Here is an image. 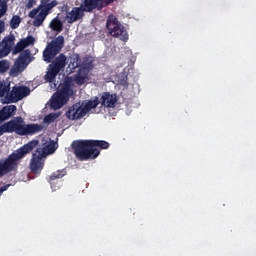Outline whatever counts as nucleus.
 Wrapping results in <instances>:
<instances>
[{"mask_svg":"<svg viewBox=\"0 0 256 256\" xmlns=\"http://www.w3.org/2000/svg\"><path fill=\"white\" fill-rule=\"evenodd\" d=\"M64 42V36H58L56 40H51L43 51V60L47 63L52 62L45 75V80L49 83H53L60 71H63L68 64L65 54L58 55L64 47Z\"/></svg>","mask_w":256,"mask_h":256,"instance_id":"obj_1","label":"nucleus"},{"mask_svg":"<svg viewBox=\"0 0 256 256\" xmlns=\"http://www.w3.org/2000/svg\"><path fill=\"white\" fill-rule=\"evenodd\" d=\"M39 140H32L20 147L16 151L12 152L4 159H0V178L5 175L17 172L19 169L20 161L27 156L30 152H32L35 147H38Z\"/></svg>","mask_w":256,"mask_h":256,"instance_id":"obj_2","label":"nucleus"},{"mask_svg":"<svg viewBox=\"0 0 256 256\" xmlns=\"http://www.w3.org/2000/svg\"><path fill=\"white\" fill-rule=\"evenodd\" d=\"M44 129L42 125L39 124H27L21 117H16L13 120L6 122L0 126V137L4 133H16L20 136L34 135L41 132Z\"/></svg>","mask_w":256,"mask_h":256,"instance_id":"obj_3","label":"nucleus"},{"mask_svg":"<svg viewBox=\"0 0 256 256\" xmlns=\"http://www.w3.org/2000/svg\"><path fill=\"white\" fill-rule=\"evenodd\" d=\"M71 147L76 159L81 162L95 160L100 155L99 149H92L91 140H75Z\"/></svg>","mask_w":256,"mask_h":256,"instance_id":"obj_4","label":"nucleus"},{"mask_svg":"<svg viewBox=\"0 0 256 256\" xmlns=\"http://www.w3.org/2000/svg\"><path fill=\"white\" fill-rule=\"evenodd\" d=\"M57 5H59L57 0H41V4L29 12V18L34 19L33 25L35 27L42 26L46 17Z\"/></svg>","mask_w":256,"mask_h":256,"instance_id":"obj_5","label":"nucleus"},{"mask_svg":"<svg viewBox=\"0 0 256 256\" xmlns=\"http://www.w3.org/2000/svg\"><path fill=\"white\" fill-rule=\"evenodd\" d=\"M73 95L72 81L64 80L60 89L53 95V100L51 101L52 108L61 109Z\"/></svg>","mask_w":256,"mask_h":256,"instance_id":"obj_6","label":"nucleus"},{"mask_svg":"<svg viewBox=\"0 0 256 256\" xmlns=\"http://www.w3.org/2000/svg\"><path fill=\"white\" fill-rule=\"evenodd\" d=\"M106 27L112 37L120 38L122 41L127 42L129 39L126 28L118 21L114 15H109L107 18Z\"/></svg>","mask_w":256,"mask_h":256,"instance_id":"obj_7","label":"nucleus"},{"mask_svg":"<svg viewBox=\"0 0 256 256\" xmlns=\"http://www.w3.org/2000/svg\"><path fill=\"white\" fill-rule=\"evenodd\" d=\"M30 94L27 86H14L9 95L5 96V103H18Z\"/></svg>","mask_w":256,"mask_h":256,"instance_id":"obj_8","label":"nucleus"},{"mask_svg":"<svg viewBox=\"0 0 256 256\" xmlns=\"http://www.w3.org/2000/svg\"><path fill=\"white\" fill-rule=\"evenodd\" d=\"M45 157L40 154L37 150L32 154V158L30 161V170L31 173L35 175H40L44 165H45Z\"/></svg>","mask_w":256,"mask_h":256,"instance_id":"obj_9","label":"nucleus"},{"mask_svg":"<svg viewBox=\"0 0 256 256\" xmlns=\"http://www.w3.org/2000/svg\"><path fill=\"white\" fill-rule=\"evenodd\" d=\"M65 115L69 120H80L87 115V112L84 106H81V103H75L67 110Z\"/></svg>","mask_w":256,"mask_h":256,"instance_id":"obj_10","label":"nucleus"},{"mask_svg":"<svg viewBox=\"0 0 256 256\" xmlns=\"http://www.w3.org/2000/svg\"><path fill=\"white\" fill-rule=\"evenodd\" d=\"M85 10L82 8V6L79 7H73L71 11L66 13L65 21L68 24H73L78 21H81L85 17Z\"/></svg>","mask_w":256,"mask_h":256,"instance_id":"obj_11","label":"nucleus"},{"mask_svg":"<svg viewBox=\"0 0 256 256\" xmlns=\"http://www.w3.org/2000/svg\"><path fill=\"white\" fill-rule=\"evenodd\" d=\"M30 56V50H25L19 55L17 61L14 64V67L10 70V75L12 77H17V75H19L21 67L25 66V64L27 63V59L30 58Z\"/></svg>","mask_w":256,"mask_h":256,"instance_id":"obj_12","label":"nucleus"},{"mask_svg":"<svg viewBox=\"0 0 256 256\" xmlns=\"http://www.w3.org/2000/svg\"><path fill=\"white\" fill-rule=\"evenodd\" d=\"M80 6L85 13H93V11H101L104 9V5L101 0H82Z\"/></svg>","mask_w":256,"mask_h":256,"instance_id":"obj_13","label":"nucleus"},{"mask_svg":"<svg viewBox=\"0 0 256 256\" xmlns=\"http://www.w3.org/2000/svg\"><path fill=\"white\" fill-rule=\"evenodd\" d=\"M117 101V94H111L110 92H104L100 98L101 105L106 108H114Z\"/></svg>","mask_w":256,"mask_h":256,"instance_id":"obj_14","label":"nucleus"},{"mask_svg":"<svg viewBox=\"0 0 256 256\" xmlns=\"http://www.w3.org/2000/svg\"><path fill=\"white\" fill-rule=\"evenodd\" d=\"M17 106L11 104L10 106H3L0 110V124L15 116Z\"/></svg>","mask_w":256,"mask_h":256,"instance_id":"obj_15","label":"nucleus"},{"mask_svg":"<svg viewBox=\"0 0 256 256\" xmlns=\"http://www.w3.org/2000/svg\"><path fill=\"white\" fill-rule=\"evenodd\" d=\"M57 147L54 141H52L50 144L45 145L43 147H38L36 149L37 153L42 155L44 158H46L49 155H52L56 152Z\"/></svg>","mask_w":256,"mask_h":256,"instance_id":"obj_16","label":"nucleus"},{"mask_svg":"<svg viewBox=\"0 0 256 256\" xmlns=\"http://www.w3.org/2000/svg\"><path fill=\"white\" fill-rule=\"evenodd\" d=\"M11 94V82L10 81H0V98H4V103H6V97Z\"/></svg>","mask_w":256,"mask_h":256,"instance_id":"obj_17","label":"nucleus"},{"mask_svg":"<svg viewBox=\"0 0 256 256\" xmlns=\"http://www.w3.org/2000/svg\"><path fill=\"white\" fill-rule=\"evenodd\" d=\"M92 150H107L110 144L105 140H90Z\"/></svg>","mask_w":256,"mask_h":256,"instance_id":"obj_18","label":"nucleus"},{"mask_svg":"<svg viewBox=\"0 0 256 256\" xmlns=\"http://www.w3.org/2000/svg\"><path fill=\"white\" fill-rule=\"evenodd\" d=\"M100 104L99 98L96 96L95 99H90L88 100L85 105L84 109L86 113L88 114L91 110L95 109L98 105Z\"/></svg>","mask_w":256,"mask_h":256,"instance_id":"obj_19","label":"nucleus"},{"mask_svg":"<svg viewBox=\"0 0 256 256\" xmlns=\"http://www.w3.org/2000/svg\"><path fill=\"white\" fill-rule=\"evenodd\" d=\"M50 27L54 32L61 33L63 31V22L58 18H54L50 23Z\"/></svg>","mask_w":256,"mask_h":256,"instance_id":"obj_20","label":"nucleus"},{"mask_svg":"<svg viewBox=\"0 0 256 256\" xmlns=\"http://www.w3.org/2000/svg\"><path fill=\"white\" fill-rule=\"evenodd\" d=\"M15 36L11 35V36H6L5 38H3V47H5L6 49H8L9 52L12 51L13 46L15 45Z\"/></svg>","mask_w":256,"mask_h":256,"instance_id":"obj_21","label":"nucleus"},{"mask_svg":"<svg viewBox=\"0 0 256 256\" xmlns=\"http://www.w3.org/2000/svg\"><path fill=\"white\" fill-rule=\"evenodd\" d=\"M80 56L78 54H73L70 59H69V64H68V67L71 69V70H75L76 68L79 67L80 65Z\"/></svg>","mask_w":256,"mask_h":256,"instance_id":"obj_22","label":"nucleus"},{"mask_svg":"<svg viewBox=\"0 0 256 256\" xmlns=\"http://www.w3.org/2000/svg\"><path fill=\"white\" fill-rule=\"evenodd\" d=\"M9 24L12 30L18 29L21 25V17L19 15H13Z\"/></svg>","mask_w":256,"mask_h":256,"instance_id":"obj_23","label":"nucleus"},{"mask_svg":"<svg viewBox=\"0 0 256 256\" xmlns=\"http://www.w3.org/2000/svg\"><path fill=\"white\" fill-rule=\"evenodd\" d=\"M66 175L65 170H56L54 171L50 176V183L52 184V181L56 179H62Z\"/></svg>","mask_w":256,"mask_h":256,"instance_id":"obj_24","label":"nucleus"},{"mask_svg":"<svg viewBox=\"0 0 256 256\" xmlns=\"http://www.w3.org/2000/svg\"><path fill=\"white\" fill-rule=\"evenodd\" d=\"M8 12V0H0V18H3Z\"/></svg>","mask_w":256,"mask_h":256,"instance_id":"obj_25","label":"nucleus"},{"mask_svg":"<svg viewBox=\"0 0 256 256\" xmlns=\"http://www.w3.org/2000/svg\"><path fill=\"white\" fill-rule=\"evenodd\" d=\"M10 62L7 60L0 61V75L7 73L10 69Z\"/></svg>","mask_w":256,"mask_h":256,"instance_id":"obj_26","label":"nucleus"},{"mask_svg":"<svg viewBox=\"0 0 256 256\" xmlns=\"http://www.w3.org/2000/svg\"><path fill=\"white\" fill-rule=\"evenodd\" d=\"M58 118H59V114H57V113H51V114L47 115V116L44 118L43 122H44L45 124H51V123L55 122Z\"/></svg>","mask_w":256,"mask_h":256,"instance_id":"obj_27","label":"nucleus"},{"mask_svg":"<svg viewBox=\"0 0 256 256\" xmlns=\"http://www.w3.org/2000/svg\"><path fill=\"white\" fill-rule=\"evenodd\" d=\"M24 48H27V47L24 45L23 41L20 40V41L16 44V46L14 47V49H13V54H19L20 52L23 51Z\"/></svg>","mask_w":256,"mask_h":256,"instance_id":"obj_28","label":"nucleus"},{"mask_svg":"<svg viewBox=\"0 0 256 256\" xmlns=\"http://www.w3.org/2000/svg\"><path fill=\"white\" fill-rule=\"evenodd\" d=\"M21 40L26 48L28 46L34 45V43H35V38H33L32 36H27V38H22Z\"/></svg>","mask_w":256,"mask_h":256,"instance_id":"obj_29","label":"nucleus"},{"mask_svg":"<svg viewBox=\"0 0 256 256\" xmlns=\"http://www.w3.org/2000/svg\"><path fill=\"white\" fill-rule=\"evenodd\" d=\"M11 53V51H9L8 49H6L5 46H3L2 48H0V58L6 57Z\"/></svg>","mask_w":256,"mask_h":256,"instance_id":"obj_30","label":"nucleus"},{"mask_svg":"<svg viewBox=\"0 0 256 256\" xmlns=\"http://www.w3.org/2000/svg\"><path fill=\"white\" fill-rule=\"evenodd\" d=\"M85 80H86V77H85V76H82V75H80V74L76 76V82H77V84L82 85V84L85 83Z\"/></svg>","mask_w":256,"mask_h":256,"instance_id":"obj_31","label":"nucleus"},{"mask_svg":"<svg viewBox=\"0 0 256 256\" xmlns=\"http://www.w3.org/2000/svg\"><path fill=\"white\" fill-rule=\"evenodd\" d=\"M114 1L116 0H101V4L103 5V8H104V7H108V5H111V3H114Z\"/></svg>","mask_w":256,"mask_h":256,"instance_id":"obj_32","label":"nucleus"},{"mask_svg":"<svg viewBox=\"0 0 256 256\" xmlns=\"http://www.w3.org/2000/svg\"><path fill=\"white\" fill-rule=\"evenodd\" d=\"M36 1L35 0H28L26 7L28 10L32 9V7H34Z\"/></svg>","mask_w":256,"mask_h":256,"instance_id":"obj_33","label":"nucleus"},{"mask_svg":"<svg viewBox=\"0 0 256 256\" xmlns=\"http://www.w3.org/2000/svg\"><path fill=\"white\" fill-rule=\"evenodd\" d=\"M5 22L0 20V35L5 32Z\"/></svg>","mask_w":256,"mask_h":256,"instance_id":"obj_34","label":"nucleus"},{"mask_svg":"<svg viewBox=\"0 0 256 256\" xmlns=\"http://www.w3.org/2000/svg\"><path fill=\"white\" fill-rule=\"evenodd\" d=\"M10 185L2 186L0 188V193L2 194L3 192L7 191L9 189Z\"/></svg>","mask_w":256,"mask_h":256,"instance_id":"obj_35","label":"nucleus"},{"mask_svg":"<svg viewBox=\"0 0 256 256\" xmlns=\"http://www.w3.org/2000/svg\"><path fill=\"white\" fill-rule=\"evenodd\" d=\"M2 195V193L0 192V196Z\"/></svg>","mask_w":256,"mask_h":256,"instance_id":"obj_36","label":"nucleus"}]
</instances>
